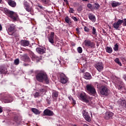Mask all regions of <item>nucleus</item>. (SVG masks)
Returning <instances> with one entry per match:
<instances>
[{
	"mask_svg": "<svg viewBox=\"0 0 126 126\" xmlns=\"http://www.w3.org/2000/svg\"><path fill=\"white\" fill-rule=\"evenodd\" d=\"M36 79L38 82H45L46 84L50 83V80L47 73L44 71H40L36 75Z\"/></svg>",
	"mask_w": 126,
	"mask_h": 126,
	"instance_id": "obj_1",
	"label": "nucleus"
},
{
	"mask_svg": "<svg viewBox=\"0 0 126 126\" xmlns=\"http://www.w3.org/2000/svg\"><path fill=\"white\" fill-rule=\"evenodd\" d=\"M85 89L86 92H87V93L90 95L94 96V95L96 94V90L95 89L94 86L92 84H87L86 86Z\"/></svg>",
	"mask_w": 126,
	"mask_h": 126,
	"instance_id": "obj_2",
	"label": "nucleus"
},
{
	"mask_svg": "<svg viewBox=\"0 0 126 126\" xmlns=\"http://www.w3.org/2000/svg\"><path fill=\"white\" fill-rule=\"evenodd\" d=\"M109 89L106 86H101L100 87V93L103 96H107L109 94Z\"/></svg>",
	"mask_w": 126,
	"mask_h": 126,
	"instance_id": "obj_3",
	"label": "nucleus"
},
{
	"mask_svg": "<svg viewBox=\"0 0 126 126\" xmlns=\"http://www.w3.org/2000/svg\"><path fill=\"white\" fill-rule=\"evenodd\" d=\"M83 45L87 48H95V44L91 42L90 39H86L83 42Z\"/></svg>",
	"mask_w": 126,
	"mask_h": 126,
	"instance_id": "obj_4",
	"label": "nucleus"
},
{
	"mask_svg": "<svg viewBox=\"0 0 126 126\" xmlns=\"http://www.w3.org/2000/svg\"><path fill=\"white\" fill-rule=\"evenodd\" d=\"M24 8L28 12H30L31 14H32V12L34 11L33 8L30 6V4L28 2H25L24 3Z\"/></svg>",
	"mask_w": 126,
	"mask_h": 126,
	"instance_id": "obj_5",
	"label": "nucleus"
},
{
	"mask_svg": "<svg viewBox=\"0 0 126 126\" xmlns=\"http://www.w3.org/2000/svg\"><path fill=\"white\" fill-rule=\"evenodd\" d=\"M4 11L5 13H6V14H9V17H10V18H12V19H13V20L15 21L17 20V18H16V17L13 15V14H14V12L10 11L7 9V8H5Z\"/></svg>",
	"mask_w": 126,
	"mask_h": 126,
	"instance_id": "obj_6",
	"label": "nucleus"
},
{
	"mask_svg": "<svg viewBox=\"0 0 126 126\" xmlns=\"http://www.w3.org/2000/svg\"><path fill=\"white\" fill-rule=\"evenodd\" d=\"M80 98L85 103H89V99H88V96L86 95L85 93H82L80 94Z\"/></svg>",
	"mask_w": 126,
	"mask_h": 126,
	"instance_id": "obj_7",
	"label": "nucleus"
},
{
	"mask_svg": "<svg viewBox=\"0 0 126 126\" xmlns=\"http://www.w3.org/2000/svg\"><path fill=\"white\" fill-rule=\"evenodd\" d=\"M16 30V27L15 26V25L14 24H11L9 26L7 31L8 34L9 35L11 34L13 32H14Z\"/></svg>",
	"mask_w": 126,
	"mask_h": 126,
	"instance_id": "obj_8",
	"label": "nucleus"
},
{
	"mask_svg": "<svg viewBox=\"0 0 126 126\" xmlns=\"http://www.w3.org/2000/svg\"><path fill=\"white\" fill-rule=\"evenodd\" d=\"M113 117H114V113L111 111H107L105 113L104 119L106 121H109V120H113Z\"/></svg>",
	"mask_w": 126,
	"mask_h": 126,
	"instance_id": "obj_9",
	"label": "nucleus"
},
{
	"mask_svg": "<svg viewBox=\"0 0 126 126\" xmlns=\"http://www.w3.org/2000/svg\"><path fill=\"white\" fill-rule=\"evenodd\" d=\"M60 82H61L62 84H65V83H67V81H68V78H67L64 74H61L60 75Z\"/></svg>",
	"mask_w": 126,
	"mask_h": 126,
	"instance_id": "obj_10",
	"label": "nucleus"
},
{
	"mask_svg": "<svg viewBox=\"0 0 126 126\" xmlns=\"http://www.w3.org/2000/svg\"><path fill=\"white\" fill-rule=\"evenodd\" d=\"M13 101V97L11 94H8L3 99V102L5 103H11Z\"/></svg>",
	"mask_w": 126,
	"mask_h": 126,
	"instance_id": "obj_11",
	"label": "nucleus"
},
{
	"mask_svg": "<svg viewBox=\"0 0 126 126\" xmlns=\"http://www.w3.org/2000/svg\"><path fill=\"white\" fill-rule=\"evenodd\" d=\"M83 115L85 120H86L87 122H88L89 123L91 122V117L86 110H83Z\"/></svg>",
	"mask_w": 126,
	"mask_h": 126,
	"instance_id": "obj_12",
	"label": "nucleus"
},
{
	"mask_svg": "<svg viewBox=\"0 0 126 126\" xmlns=\"http://www.w3.org/2000/svg\"><path fill=\"white\" fill-rule=\"evenodd\" d=\"M36 51L38 54L43 55V54H45V53H46V48L43 46H39L36 48Z\"/></svg>",
	"mask_w": 126,
	"mask_h": 126,
	"instance_id": "obj_13",
	"label": "nucleus"
},
{
	"mask_svg": "<svg viewBox=\"0 0 126 126\" xmlns=\"http://www.w3.org/2000/svg\"><path fill=\"white\" fill-rule=\"evenodd\" d=\"M54 112L49 109H46L43 111V116H48L49 117H52L54 116Z\"/></svg>",
	"mask_w": 126,
	"mask_h": 126,
	"instance_id": "obj_14",
	"label": "nucleus"
},
{
	"mask_svg": "<svg viewBox=\"0 0 126 126\" xmlns=\"http://www.w3.org/2000/svg\"><path fill=\"white\" fill-rule=\"evenodd\" d=\"M21 60L25 63H30V62H31L30 58L28 56V54H27L22 55L21 57Z\"/></svg>",
	"mask_w": 126,
	"mask_h": 126,
	"instance_id": "obj_15",
	"label": "nucleus"
},
{
	"mask_svg": "<svg viewBox=\"0 0 126 126\" xmlns=\"http://www.w3.org/2000/svg\"><path fill=\"white\" fill-rule=\"evenodd\" d=\"M95 67L96 68L98 71L101 72V71L103 70V68H104L103 63H102V62H98L97 63L95 64Z\"/></svg>",
	"mask_w": 126,
	"mask_h": 126,
	"instance_id": "obj_16",
	"label": "nucleus"
},
{
	"mask_svg": "<svg viewBox=\"0 0 126 126\" xmlns=\"http://www.w3.org/2000/svg\"><path fill=\"white\" fill-rule=\"evenodd\" d=\"M13 122L19 125L21 122H22V118L20 116H18L17 115L14 116L12 119Z\"/></svg>",
	"mask_w": 126,
	"mask_h": 126,
	"instance_id": "obj_17",
	"label": "nucleus"
},
{
	"mask_svg": "<svg viewBox=\"0 0 126 126\" xmlns=\"http://www.w3.org/2000/svg\"><path fill=\"white\" fill-rule=\"evenodd\" d=\"M54 36H55V32H51L50 35L48 37L49 42H50L51 44H54L55 43L54 41Z\"/></svg>",
	"mask_w": 126,
	"mask_h": 126,
	"instance_id": "obj_18",
	"label": "nucleus"
},
{
	"mask_svg": "<svg viewBox=\"0 0 126 126\" xmlns=\"http://www.w3.org/2000/svg\"><path fill=\"white\" fill-rule=\"evenodd\" d=\"M20 44L23 47H28L30 45V42L28 40H22L20 41Z\"/></svg>",
	"mask_w": 126,
	"mask_h": 126,
	"instance_id": "obj_19",
	"label": "nucleus"
},
{
	"mask_svg": "<svg viewBox=\"0 0 126 126\" xmlns=\"http://www.w3.org/2000/svg\"><path fill=\"white\" fill-rule=\"evenodd\" d=\"M7 73V69L4 66L0 67V74H6Z\"/></svg>",
	"mask_w": 126,
	"mask_h": 126,
	"instance_id": "obj_20",
	"label": "nucleus"
},
{
	"mask_svg": "<svg viewBox=\"0 0 126 126\" xmlns=\"http://www.w3.org/2000/svg\"><path fill=\"white\" fill-rule=\"evenodd\" d=\"M8 4L11 7H15L16 6V2L15 1L12 0H8L7 1Z\"/></svg>",
	"mask_w": 126,
	"mask_h": 126,
	"instance_id": "obj_21",
	"label": "nucleus"
},
{
	"mask_svg": "<svg viewBox=\"0 0 126 126\" xmlns=\"http://www.w3.org/2000/svg\"><path fill=\"white\" fill-rule=\"evenodd\" d=\"M30 57L32 59V60H36V61L41 60V59L39 58L38 57V56H36V55H35V54H34V53H33V52H31L30 53Z\"/></svg>",
	"mask_w": 126,
	"mask_h": 126,
	"instance_id": "obj_22",
	"label": "nucleus"
},
{
	"mask_svg": "<svg viewBox=\"0 0 126 126\" xmlns=\"http://www.w3.org/2000/svg\"><path fill=\"white\" fill-rule=\"evenodd\" d=\"M89 18L90 19L92 22H95L96 21V17L92 13H90L88 14Z\"/></svg>",
	"mask_w": 126,
	"mask_h": 126,
	"instance_id": "obj_23",
	"label": "nucleus"
},
{
	"mask_svg": "<svg viewBox=\"0 0 126 126\" xmlns=\"http://www.w3.org/2000/svg\"><path fill=\"white\" fill-rule=\"evenodd\" d=\"M52 97L54 100H57L58 97H59V92L56 91H53Z\"/></svg>",
	"mask_w": 126,
	"mask_h": 126,
	"instance_id": "obj_24",
	"label": "nucleus"
},
{
	"mask_svg": "<svg viewBox=\"0 0 126 126\" xmlns=\"http://www.w3.org/2000/svg\"><path fill=\"white\" fill-rule=\"evenodd\" d=\"M84 78H85V79L90 80L92 78V76H91V74L89 72H86L84 74Z\"/></svg>",
	"mask_w": 126,
	"mask_h": 126,
	"instance_id": "obj_25",
	"label": "nucleus"
},
{
	"mask_svg": "<svg viewBox=\"0 0 126 126\" xmlns=\"http://www.w3.org/2000/svg\"><path fill=\"white\" fill-rule=\"evenodd\" d=\"M11 36H13L14 38H18L19 37V32L18 31H17L16 30L14 32H12L11 34H10Z\"/></svg>",
	"mask_w": 126,
	"mask_h": 126,
	"instance_id": "obj_26",
	"label": "nucleus"
},
{
	"mask_svg": "<svg viewBox=\"0 0 126 126\" xmlns=\"http://www.w3.org/2000/svg\"><path fill=\"white\" fill-rule=\"evenodd\" d=\"M111 5H112V7H116L117 6H119V5H121V3H120L119 2L115 1H113L111 3Z\"/></svg>",
	"mask_w": 126,
	"mask_h": 126,
	"instance_id": "obj_27",
	"label": "nucleus"
},
{
	"mask_svg": "<svg viewBox=\"0 0 126 126\" xmlns=\"http://www.w3.org/2000/svg\"><path fill=\"white\" fill-rule=\"evenodd\" d=\"M106 52L109 54H111L113 53V48L111 47L107 46L105 48Z\"/></svg>",
	"mask_w": 126,
	"mask_h": 126,
	"instance_id": "obj_28",
	"label": "nucleus"
},
{
	"mask_svg": "<svg viewBox=\"0 0 126 126\" xmlns=\"http://www.w3.org/2000/svg\"><path fill=\"white\" fill-rule=\"evenodd\" d=\"M31 111L35 115H39L41 113L39 112V110L34 108H32Z\"/></svg>",
	"mask_w": 126,
	"mask_h": 126,
	"instance_id": "obj_29",
	"label": "nucleus"
},
{
	"mask_svg": "<svg viewBox=\"0 0 126 126\" xmlns=\"http://www.w3.org/2000/svg\"><path fill=\"white\" fill-rule=\"evenodd\" d=\"M40 92L44 93V92H47V87L43 86L42 87V88L40 90Z\"/></svg>",
	"mask_w": 126,
	"mask_h": 126,
	"instance_id": "obj_30",
	"label": "nucleus"
},
{
	"mask_svg": "<svg viewBox=\"0 0 126 126\" xmlns=\"http://www.w3.org/2000/svg\"><path fill=\"white\" fill-rule=\"evenodd\" d=\"M94 9H99L100 8V5L98 3H95L93 5Z\"/></svg>",
	"mask_w": 126,
	"mask_h": 126,
	"instance_id": "obj_31",
	"label": "nucleus"
},
{
	"mask_svg": "<svg viewBox=\"0 0 126 126\" xmlns=\"http://www.w3.org/2000/svg\"><path fill=\"white\" fill-rule=\"evenodd\" d=\"M113 26L115 29H116V30H118L119 28H120V26L118 24L117 22H115L113 24Z\"/></svg>",
	"mask_w": 126,
	"mask_h": 126,
	"instance_id": "obj_32",
	"label": "nucleus"
},
{
	"mask_svg": "<svg viewBox=\"0 0 126 126\" xmlns=\"http://www.w3.org/2000/svg\"><path fill=\"white\" fill-rule=\"evenodd\" d=\"M92 34H93V35L97 36V32L96 31V29L95 28V27H93Z\"/></svg>",
	"mask_w": 126,
	"mask_h": 126,
	"instance_id": "obj_33",
	"label": "nucleus"
},
{
	"mask_svg": "<svg viewBox=\"0 0 126 126\" xmlns=\"http://www.w3.org/2000/svg\"><path fill=\"white\" fill-rule=\"evenodd\" d=\"M113 49L115 52H118V51H119V44H118V43H116L114 45V47L113 48Z\"/></svg>",
	"mask_w": 126,
	"mask_h": 126,
	"instance_id": "obj_34",
	"label": "nucleus"
},
{
	"mask_svg": "<svg viewBox=\"0 0 126 126\" xmlns=\"http://www.w3.org/2000/svg\"><path fill=\"white\" fill-rule=\"evenodd\" d=\"M65 22L66 23H70V19L68 16H66L64 19Z\"/></svg>",
	"mask_w": 126,
	"mask_h": 126,
	"instance_id": "obj_35",
	"label": "nucleus"
},
{
	"mask_svg": "<svg viewBox=\"0 0 126 126\" xmlns=\"http://www.w3.org/2000/svg\"><path fill=\"white\" fill-rule=\"evenodd\" d=\"M115 62L116 63H118V64H119V65H120V66H121L122 63L120 62V59H119V58L115 59Z\"/></svg>",
	"mask_w": 126,
	"mask_h": 126,
	"instance_id": "obj_36",
	"label": "nucleus"
},
{
	"mask_svg": "<svg viewBox=\"0 0 126 126\" xmlns=\"http://www.w3.org/2000/svg\"><path fill=\"white\" fill-rule=\"evenodd\" d=\"M116 23L120 26V25H122V24L124 23V20L119 19Z\"/></svg>",
	"mask_w": 126,
	"mask_h": 126,
	"instance_id": "obj_37",
	"label": "nucleus"
},
{
	"mask_svg": "<svg viewBox=\"0 0 126 126\" xmlns=\"http://www.w3.org/2000/svg\"><path fill=\"white\" fill-rule=\"evenodd\" d=\"M77 51H78V53H79V54H81L82 53V48L81 47H79L77 48Z\"/></svg>",
	"mask_w": 126,
	"mask_h": 126,
	"instance_id": "obj_38",
	"label": "nucleus"
},
{
	"mask_svg": "<svg viewBox=\"0 0 126 126\" xmlns=\"http://www.w3.org/2000/svg\"><path fill=\"white\" fill-rule=\"evenodd\" d=\"M14 64H15L16 65H18V64H19V59H17L15 60Z\"/></svg>",
	"mask_w": 126,
	"mask_h": 126,
	"instance_id": "obj_39",
	"label": "nucleus"
},
{
	"mask_svg": "<svg viewBox=\"0 0 126 126\" xmlns=\"http://www.w3.org/2000/svg\"><path fill=\"white\" fill-rule=\"evenodd\" d=\"M49 0H41V1L44 4H48L49 3Z\"/></svg>",
	"mask_w": 126,
	"mask_h": 126,
	"instance_id": "obj_40",
	"label": "nucleus"
},
{
	"mask_svg": "<svg viewBox=\"0 0 126 126\" xmlns=\"http://www.w3.org/2000/svg\"><path fill=\"white\" fill-rule=\"evenodd\" d=\"M51 101H52V100H51V98L50 97L47 98L46 102H47V104H48V105H50V104H51Z\"/></svg>",
	"mask_w": 126,
	"mask_h": 126,
	"instance_id": "obj_41",
	"label": "nucleus"
},
{
	"mask_svg": "<svg viewBox=\"0 0 126 126\" xmlns=\"http://www.w3.org/2000/svg\"><path fill=\"white\" fill-rule=\"evenodd\" d=\"M69 13H74V9L72 8L69 7Z\"/></svg>",
	"mask_w": 126,
	"mask_h": 126,
	"instance_id": "obj_42",
	"label": "nucleus"
},
{
	"mask_svg": "<svg viewBox=\"0 0 126 126\" xmlns=\"http://www.w3.org/2000/svg\"><path fill=\"white\" fill-rule=\"evenodd\" d=\"M117 87L118 90H122L123 89V86L122 85H118Z\"/></svg>",
	"mask_w": 126,
	"mask_h": 126,
	"instance_id": "obj_43",
	"label": "nucleus"
},
{
	"mask_svg": "<svg viewBox=\"0 0 126 126\" xmlns=\"http://www.w3.org/2000/svg\"><path fill=\"white\" fill-rule=\"evenodd\" d=\"M83 9V8L81 6H79L77 8V11L79 12H80Z\"/></svg>",
	"mask_w": 126,
	"mask_h": 126,
	"instance_id": "obj_44",
	"label": "nucleus"
},
{
	"mask_svg": "<svg viewBox=\"0 0 126 126\" xmlns=\"http://www.w3.org/2000/svg\"><path fill=\"white\" fill-rule=\"evenodd\" d=\"M71 18H72V19H73V20H74V21H75V22H77L78 21V19H77L74 16H72L71 17Z\"/></svg>",
	"mask_w": 126,
	"mask_h": 126,
	"instance_id": "obj_45",
	"label": "nucleus"
},
{
	"mask_svg": "<svg viewBox=\"0 0 126 126\" xmlns=\"http://www.w3.org/2000/svg\"><path fill=\"white\" fill-rule=\"evenodd\" d=\"M84 30L85 32H89V28H88L87 27H84Z\"/></svg>",
	"mask_w": 126,
	"mask_h": 126,
	"instance_id": "obj_46",
	"label": "nucleus"
},
{
	"mask_svg": "<svg viewBox=\"0 0 126 126\" xmlns=\"http://www.w3.org/2000/svg\"><path fill=\"white\" fill-rule=\"evenodd\" d=\"M71 99L72 101V105H75L76 104V101L72 97H71Z\"/></svg>",
	"mask_w": 126,
	"mask_h": 126,
	"instance_id": "obj_47",
	"label": "nucleus"
},
{
	"mask_svg": "<svg viewBox=\"0 0 126 126\" xmlns=\"http://www.w3.org/2000/svg\"><path fill=\"white\" fill-rule=\"evenodd\" d=\"M40 95V94L38 92H36L34 94V97L35 98H37V97H39V95Z\"/></svg>",
	"mask_w": 126,
	"mask_h": 126,
	"instance_id": "obj_48",
	"label": "nucleus"
},
{
	"mask_svg": "<svg viewBox=\"0 0 126 126\" xmlns=\"http://www.w3.org/2000/svg\"><path fill=\"white\" fill-rule=\"evenodd\" d=\"M87 6H88V8H90L91 9H92V7H93L92 4H91V3H88L87 4Z\"/></svg>",
	"mask_w": 126,
	"mask_h": 126,
	"instance_id": "obj_49",
	"label": "nucleus"
},
{
	"mask_svg": "<svg viewBox=\"0 0 126 126\" xmlns=\"http://www.w3.org/2000/svg\"><path fill=\"white\" fill-rule=\"evenodd\" d=\"M76 31L77 32V34H80V31H79V28H77L76 29Z\"/></svg>",
	"mask_w": 126,
	"mask_h": 126,
	"instance_id": "obj_50",
	"label": "nucleus"
},
{
	"mask_svg": "<svg viewBox=\"0 0 126 126\" xmlns=\"http://www.w3.org/2000/svg\"><path fill=\"white\" fill-rule=\"evenodd\" d=\"M102 33H103V34H104V35H107V32H106V31H105V30L102 29Z\"/></svg>",
	"mask_w": 126,
	"mask_h": 126,
	"instance_id": "obj_51",
	"label": "nucleus"
},
{
	"mask_svg": "<svg viewBox=\"0 0 126 126\" xmlns=\"http://www.w3.org/2000/svg\"><path fill=\"white\" fill-rule=\"evenodd\" d=\"M123 79H124V80H125V81L126 82V74H124L123 76Z\"/></svg>",
	"mask_w": 126,
	"mask_h": 126,
	"instance_id": "obj_52",
	"label": "nucleus"
},
{
	"mask_svg": "<svg viewBox=\"0 0 126 126\" xmlns=\"http://www.w3.org/2000/svg\"><path fill=\"white\" fill-rule=\"evenodd\" d=\"M38 7H39L40 9H44V8H45L41 5H38Z\"/></svg>",
	"mask_w": 126,
	"mask_h": 126,
	"instance_id": "obj_53",
	"label": "nucleus"
},
{
	"mask_svg": "<svg viewBox=\"0 0 126 126\" xmlns=\"http://www.w3.org/2000/svg\"><path fill=\"white\" fill-rule=\"evenodd\" d=\"M3 111V110L2 109V107L1 106H0V114L1 113H2Z\"/></svg>",
	"mask_w": 126,
	"mask_h": 126,
	"instance_id": "obj_54",
	"label": "nucleus"
},
{
	"mask_svg": "<svg viewBox=\"0 0 126 126\" xmlns=\"http://www.w3.org/2000/svg\"><path fill=\"white\" fill-rule=\"evenodd\" d=\"M66 4H68V1L67 0H63Z\"/></svg>",
	"mask_w": 126,
	"mask_h": 126,
	"instance_id": "obj_55",
	"label": "nucleus"
},
{
	"mask_svg": "<svg viewBox=\"0 0 126 126\" xmlns=\"http://www.w3.org/2000/svg\"><path fill=\"white\" fill-rule=\"evenodd\" d=\"M2 30V27L1 26V25L0 24V31H1Z\"/></svg>",
	"mask_w": 126,
	"mask_h": 126,
	"instance_id": "obj_56",
	"label": "nucleus"
},
{
	"mask_svg": "<svg viewBox=\"0 0 126 126\" xmlns=\"http://www.w3.org/2000/svg\"><path fill=\"white\" fill-rule=\"evenodd\" d=\"M58 61L59 62L60 64H61V63H62V59H58Z\"/></svg>",
	"mask_w": 126,
	"mask_h": 126,
	"instance_id": "obj_57",
	"label": "nucleus"
},
{
	"mask_svg": "<svg viewBox=\"0 0 126 126\" xmlns=\"http://www.w3.org/2000/svg\"><path fill=\"white\" fill-rule=\"evenodd\" d=\"M27 65H29V64H26V63H24V66H27Z\"/></svg>",
	"mask_w": 126,
	"mask_h": 126,
	"instance_id": "obj_58",
	"label": "nucleus"
},
{
	"mask_svg": "<svg viewBox=\"0 0 126 126\" xmlns=\"http://www.w3.org/2000/svg\"><path fill=\"white\" fill-rule=\"evenodd\" d=\"M82 1H88V0H82Z\"/></svg>",
	"mask_w": 126,
	"mask_h": 126,
	"instance_id": "obj_59",
	"label": "nucleus"
},
{
	"mask_svg": "<svg viewBox=\"0 0 126 126\" xmlns=\"http://www.w3.org/2000/svg\"><path fill=\"white\" fill-rule=\"evenodd\" d=\"M121 84L123 85V84H124V82H121Z\"/></svg>",
	"mask_w": 126,
	"mask_h": 126,
	"instance_id": "obj_60",
	"label": "nucleus"
},
{
	"mask_svg": "<svg viewBox=\"0 0 126 126\" xmlns=\"http://www.w3.org/2000/svg\"><path fill=\"white\" fill-rule=\"evenodd\" d=\"M1 1H2V0H0V3H1Z\"/></svg>",
	"mask_w": 126,
	"mask_h": 126,
	"instance_id": "obj_61",
	"label": "nucleus"
},
{
	"mask_svg": "<svg viewBox=\"0 0 126 126\" xmlns=\"http://www.w3.org/2000/svg\"><path fill=\"white\" fill-rule=\"evenodd\" d=\"M68 99H69L70 100H71V97H68Z\"/></svg>",
	"mask_w": 126,
	"mask_h": 126,
	"instance_id": "obj_62",
	"label": "nucleus"
},
{
	"mask_svg": "<svg viewBox=\"0 0 126 126\" xmlns=\"http://www.w3.org/2000/svg\"><path fill=\"white\" fill-rule=\"evenodd\" d=\"M76 126V125H74V126Z\"/></svg>",
	"mask_w": 126,
	"mask_h": 126,
	"instance_id": "obj_63",
	"label": "nucleus"
},
{
	"mask_svg": "<svg viewBox=\"0 0 126 126\" xmlns=\"http://www.w3.org/2000/svg\"><path fill=\"white\" fill-rule=\"evenodd\" d=\"M82 72H84V71H82Z\"/></svg>",
	"mask_w": 126,
	"mask_h": 126,
	"instance_id": "obj_64",
	"label": "nucleus"
}]
</instances>
